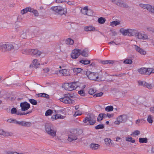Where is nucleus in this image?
I'll list each match as a JSON object with an SVG mask.
<instances>
[{"mask_svg":"<svg viewBox=\"0 0 154 154\" xmlns=\"http://www.w3.org/2000/svg\"><path fill=\"white\" fill-rule=\"evenodd\" d=\"M146 5L147 4H143L141 3L139 5L141 8L143 9H146Z\"/></svg>","mask_w":154,"mask_h":154,"instance_id":"bf43d9fd","label":"nucleus"},{"mask_svg":"<svg viewBox=\"0 0 154 154\" xmlns=\"http://www.w3.org/2000/svg\"><path fill=\"white\" fill-rule=\"evenodd\" d=\"M95 92L93 88H91L88 91V93L92 95Z\"/></svg>","mask_w":154,"mask_h":154,"instance_id":"864d4df0","label":"nucleus"},{"mask_svg":"<svg viewBox=\"0 0 154 154\" xmlns=\"http://www.w3.org/2000/svg\"><path fill=\"white\" fill-rule=\"evenodd\" d=\"M88 50L87 49L85 48L82 51L80 50V55H82L83 57H88Z\"/></svg>","mask_w":154,"mask_h":154,"instance_id":"6ab92c4d","label":"nucleus"},{"mask_svg":"<svg viewBox=\"0 0 154 154\" xmlns=\"http://www.w3.org/2000/svg\"><path fill=\"white\" fill-rule=\"evenodd\" d=\"M82 114V113L81 112L79 111V110H78L75 112L74 116L75 117L81 115Z\"/></svg>","mask_w":154,"mask_h":154,"instance_id":"603ef678","label":"nucleus"},{"mask_svg":"<svg viewBox=\"0 0 154 154\" xmlns=\"http://www.w3.org/2000/svg\"><path fill=\"white\" fill-rule=\"evenodd\" d=\"M79 62L84 65H88L90 63V60H82L79 61Z\"/></svg>","mask_w":154,"mask_h":154,"instance_id":"cd10ccee","label":"nucleus"},{"mask_svg":"<svg viewBox=\"0 0 154 154\" xmlns=\"http://www.w3.org/2000/svg\"><path fill=\"white\" fill-rule=\"evenodd\" d=\"M137 38L139 39L143 40H146L148 39V35L145 34H142L138 32L137 35Z\"/></svg>","mask_w":154,"mask_h":154,"instance_id":"2eb2a0df","label":"nucleus"},{"mask_svg":"<svg viewBox=\"0 0 154 154\" xmlns=\"http://www.w3.org/2000/svg\"><path fill=\"white\" fill-rule=\"evenodd\" d=\"M133 62L132 59H126L124 60L123 63L126 64H131Z\"/></svg>","mask_w":154,"mask_h":154,"instance_id":"e433bc0d","label":"nucleus"},{"mask_svg":"<svg viewBox=\"0 0 154 154\" xmlns=\"http://www.w3.org/2000/svg\"><path fill=\"white\" fill-rule=\"evenodd\" d=\"M132 139L133 138L131 137H126V140L127 141L130 142Z\"/></svg>","mask_w":154,"mask_h":154,"instance_id":"338daca9","label":"nucleus"},{"mask_svg":"<svg viewBox=\"0 0 154 154\" xmlns=\"http://www.w3.org/2000/svg\"><path fill=\"white\" fill-rule=\"evenodd\" d=\"M66 1L65 0H56V2L57 3H62L63 2H66Z\"/></svg>","mask_w":154,"mask_h":154,"instance_id":"052dcab7","label":"nucleus"},{"mask_svg":"<svg viewBox=\"0 0 154 154\" xmlns=\"http://www.w3.org/2000/svg\"><path fill=\"white\" fill-rule=\"evenodd\" d=\"M31 54L32 55H35L36 56H39L42 54H43V53L37 49H31Z\"/></svg>","mask_w":154,"mask_h":154,"instance_id":"4468645a","label":"nucleus"},{"mask_svg":"<svg viewBox=\"0 0 154 154\" xmlns=\"http://www.w3.org/2000/svg\"><path fill=\"white\" fill-rule=\"evenodd\" d=\"M127 119V116L126 115H123L120 116L117 118V122H116L115 123L118 125L120 122H125Z\"/></svg>","mask_w":154,"mask_h":154,"instance_id":"9d476101","label":"nucleus"},{"mask_svg":"<svg viewBox=\"0 0 154 154\" xmlns=\"http://www.w3.org/2000/svg\"><path fill=\"white\" fill-rule=\"evenodd\" d=\"M31 10H32V8L27 7L25 9L22 10L21 11V13L22 14H23L28 11L31 12Z\"/></svg>","mask_w":154,"mask_h":154,"instance_id":"393cba45","label":"nucleus"},{"mask_svg":"<svg viewBox=\"0 0 154 154\" xmlns=\"http://www.w3.org/2000/svg\"><path fill=\"white\" fill-rule=\"evenodd\" d=\"M139 142L142 143H146L148 142V139L147 138H141L139 139Z\"/></svg>","mask_w":154,"mask_h":154,"instance_id":"c756f323","label":"nucleus"},{"mask_svg":"<svg viewBox=\"0 0 154 154\" xmlns=\"http://www.w3.org/2000/svg\"><path fill=\"white\" fill-rule=\"evenodd\" d=\"M40 94H41L42 95V97H45L46 98L48 99L49 98V96L48 94L44 93H41Z\"/></svg>","mask_w":154,"mask_h":154,"instance_id":"6e6d98bb","label":"nucleus"},{"mask_svg":"<svg viewBox=\"0 0 154 154\" xmlns=\"http://www.w3.org/2000/svg\"><path fill=\"white\" fill-rule=\"evenodd\" d=\"M153 7H152V6L149 4H147L146 9L152 12V11H153Z\"/></svg>","mask_w":154,"mask_h":154,"instance_id":"2f4dec72","label":"nucleus"},{"mask_svg":"<svg viewBox=\"0 0 154 154\" xmlns=\"http://www.w3.org/2000/svg\"><path fill=\"white\" fill-rule=\"evenodd\" d=\"M31 49H26L24 51H23L22 53L25 54H31Z\"/></svg>","mask_w":154,"mask_h":154,"instance_id":"58836bf2","label":"nucleus"},{"mask_svg":"<svg viewBox=\"0 0 154 154\" xmlns=\"http://www.w3.org/2000/svg\"><path fill=\"white\" fill-rule=\"evenodd\" d=\"M73 96L70 94H67L64 95L63 98L60 99V100L62 102L67 104H72L74 103V100L71 99V98H73Z\"/></svg>","mask_w":154,"mask_h":154,"instance_id":"39448f33","label":"nucleus"},{"mask_svg":"<svg viewBox=\"0 0 154 154\" xmlns=\"http://www.w3.org/2000/svg\"><path fill=\"white\" fill-rule=\"evenodd\" d=\"M82 70V69L80 68H75L72 69L73 72L76 74L80 73Z\"/></svg>","mask_w":154,"mask_h":154,"instance_id":"473e14b6","label":"nucleus"},{"mask_svg":"<svg viewBox=\"0 0 154 154\" xmlns=\"http://www.w3.org/2000/svg\"><path fill=\"white\" fill-rule=\"evenodd\" d=\"M120 23L119 21H114L111 22L110 23V26H116L120 24Z\"/></svg>","mask_w":154,"mask_h":154,"instance_id":"f704fd0d","label":"nucleus"},{"mask_svg":"<svg viewBox=\"0 0 154 154\" xmlns=\"http://www.w3.org/2000/svg\"><path fill=\"white\" fill-rule=\"evenodd\" d=\"M29 102L32 105H36L37 104V102L36 100L32 99H30L29 100Z\"/></svg>","mask_w":154,"mask_h":154,"instance_id":"37998d69","label":"nucleus"},{"mask_svg":"<svg viewBox=\"0 0 154 154\" xmlns=\"http://www.w3.org/2000/svg\"><path fill=\"white\" fill-rule=\"evenodd\" d=\"M59 72L62 73L63 75H67V70L66 69L60 70L59 71Z\"/></svg>","mask_w":154,"mask_h":154,"instance_id":"49530a36","label":"nucleus"},{"mask_svg":"<svg viewBox=\"0 0 154 154\" xmlns=\"http://www.w3.org/2000/svg\"><path fill=\"white\" fill-rule=\"evenodd\" d=\"M80 49H75L73 50L71 54V57L72 59H76L80 55Z\"/></svg>","mask_w":154,"mask_h":154,"instance_id":"f8f14e48","label":"nucleus"},{"mask_svg":"<svg viewBox=\"0 0 154 154\" xmlns=\"http://www.w3.org/2000/svg\"><path fill=\"white\" fill-rule=\"evenodd\" d=\"M63 87L64 88L65 90H67L70 91V89H69L70 83H65L63 85Z\"/></svg>","mask_w":154,"mask_h":154,"instance_id":"7c9ffc66","label":"nucleus"},{"mask_svg":"<svg viewBox=\"0 0 154 154\" xmlns=\"http://www.w3.org/2000/svg\"><path fill=\"white\" fill-rule=\"evenodd\" d=\"M2 51H9L14 49V46L11 44H2Z\"/></svg>","mask_w":154,"mask_h":154,"instance_id":"6e6552de","label":"nucleus"},{"mask_svg":"<svg viewBox=\"0 0 154 154\" xmlns=\"http://www.w3.org/2000/svg\"><path fill=\"white\" fill-rule=\"evenodd\" d=\"M32 125V123L29 122L24 121L23 127H31Z\"/></svg>","mask_w":154,"mask_h":154,"instance_id":"c85d7f7f","label":"nucleus"},{"mask_svg":"<svg viewBox=\"0 0 154 154\" xmlns=\"http://www.w3.org/2000/svg\"><path fill=\"white\" fill-rule=\"evenodd\" d=\"M78 82H74L70 83V91H72L75 89L77 88L79 86L78 85Z\"/></svg>","mask_w":154,"mask_h":154,"instance_id":"dca6fc26","label":"nucleus"},{"mask_svg":"<svg viewBox=\"0 0 154 154\" xmlns=\"http://www.w3.org/2000/svg\"><path fill=\"white\" fill-rule=\"evenodd\" d=\"M111 141L112 140L109 138H106L104 139L105 143L107 146H109L110 145Z\"/></svg>","mask_w":154,"mask_h":154,"instance_id":"4c0bfd02","label":"nucleus"},{"mask_svg":"<svg viewBox=\"0 0 154 154\" xmlns=\"http://www.w3.org/2000/svg\"><path fill=\"white\" fill-rule=\"evenodd\" d=\"M104 128V125L103 124H99L95 127V128L96 129H102Z\"/></svg>","mask_w":154,"mask_h":154,"instance_id":"a19ab883","label":"nucleus"},{"mask_svg":"<svg viewBox=\"0 0 154 154\" xmlns=\"http://www.w3.org/2000/svg\"><path fill=\"white\" fill-rule=\"evenodd\" d=\"M85 31H93L95 30V28L92 26H85L84 28Z\"/></svg>","mask_w":154,"mask_h":154,"instance_id":"b1692460","label":"nucleus"},{"mask_svg":"<svg viewBox=\"0 0 154 154\" xmlns=\"http://www.w3.org/2000/svg\"><path fill=\"white\" fill-rule=\"evenodd\" d=\"M23 33L21 34L20 36L23 38H26L27 37V35H28L29 32L28 31H26L25 32L23 31Z\"/></svg>","mask_w":154,"mask_h":154,"instance_id":"bb28decb","label":"nucleus"},{"mask_svg":"<svg viewBox=\"0 0 154 154\" xmlns=\"http://www.w3.org/2000/svg\"><path fill=\"white\" fill-rule=\"evenodd\" d=\"M112 2L117 5L124 8H128L129 6L122 0H112Z\"/></svg>","mask_w":154,"mask_h":154,"instance_id":"0eeeda50","label":"nucleus"},{"mask_svg":"<svg viewBox=\"0 0 154 154\" xmlns=\"http://www.w3.org/2000/svg\"><path fill=\"white\" fill-rule=\"evenodd\" d=\"M53 113L52 110L49 109L46 111L45 113V116H48L51 115Z\"/></svg>","mask_w":154,"mask_h":154,"instance_id":"ea45409f","label":"nucleus"},{"mask_svg":"<svg viewBox=\"0 0 154 154\" xmlns=\"http://www.w3.org/2000/svg\"><path fill=\"white\" fill-rule=\"evenodd\" d=\"M100 145L97 144L93 143L90 145V147L93 150H96L99 148Z\"/></svg>","mask_w":154,"mask_h":154,"instance_id":"aec40b11","label":"nucleus"},{"mask_svg":"<svg viewBox=\"0 0 154 154\" xmlns=\"http://www.w3.org/2000/svg\"><path fill=\"white\" fill-rule=\"evenodd\" d=\"M140 134V132L139 131L136 130L134 131L133 133L132 134L134 135H138Z\"/></svg>","mask_w":154,"mask_h":154,"instance_id":"13d9d810","label":"nucleus"},{"mask_svg":"<svg viewBox=\"0 0 154 154\" xmlns=\"http://www.w3.org/2000/svg\"><path fill=\"white\" fill-rule=\"evenodd\" d=\"M149 68L141 67L137 70V71L140 74L142 75H149L150 74L149 71Z\"/></svg>","mask_w":154,"mask_h":154,"instance_id":"1a4fd4ad","label":"nucleus"},{"mask_svg":"<svg viewBox=\"0 0 154 154\" xmlns=\"http://www.w3.org/2000/svg\"><path fill=\"white\" fill-rule=\"evenodd\" d=\"M83 132L81 129H74L70 132L69 134L68 140L70 142L75 140L78 138L77 137Z\"/></svg>","mask_w":154,"mask_h":154,"instance_id":"f257e3e1","label":"nucleus"},{"mask_svg":"<svg viewBox=\"0 0 154 154\" xmlns=\"http://www.w3.org/2000/svg\"><path fill=\"white\" fill-rule=\"evenodd\" d=\"M65 43L68 45H72L73 44L74 41L72 39L69 38L66 39L65 41Z\"/></svg>","mask_w":154,"mask_h":154,"instance_id":"a878e982","label":"nucleus"},{"mask_svg":"<svg viewBox=\"0 0 154 154\" xmlns=\"http://www.w3.org/2000/svg\"><path fill=\"white\" fill-rule=\"evenodd\" d=\"M103 93L102 92H100L98 93H97L95 94H94L93 96L94 97H100L102 96L103 95Z\"/></svg>","mask_w":154,"mask_h":154,"instance_id":"3c124183","label":"nucleus"},{"mask_svg":"<svg viewBox=\"0 0 154 154\" xmlns=\"http://www.w3.org/2000/svg\"><path fill=\"white\" fill-rule=\"evenodd\" d=\"M7 154H19V153H18L17 152H14L10 151L8 152L7 153Z\"/></svg>","mask_w":154,"mask_h":154,"instance_id":"e2e57ef3","label":"nucleus"},{"mask_svg":"<svg viewBox=\"0 0 154 154\" xmlns=\"http://www.w3.org/2000/svg\"><path fill=\"white\" fill-rule=\"evenodd\" d=\"M50 9L57 15H62L67 12V9L66 8L60 6L52 7Z\"/></svg>","mask_w":154,"mask_h":154,"instance_id":"f03ea898","label":"nucleus"},{"mask_svg":"<svg viewBox=\"0 0 154 154\" xmlns=\"http://www.w3.org/2000/svg\"><path fill=\"white\" fill-rule=\"evenodd\" d=\"M0 135L4 136H8L12 135V133L4 131L3 130L0 129Z\"/></svg>","mask_w":154,"mask_h":154,"instance_id":"5701e85b","label":"nucleus"},{"mask_svg":"<svg viewBox=\"0 0 154 154\" xmlns=\"http://www.w3.org/2000/svg\"><path fill=\"white\" fill-rule=\"evenodd\" d=\"M113 109V107L112 106H106L105 110L107 112H110L112 111Z\"/></svg>","mask_w":154,"mask_h":154,"instance_id":"c9c22d12","label":"nucleus"},{"mask_svg":"<svg viewBox=\"0 0 154 154\" xmlns=\"http://www.w3.org/2000/svg\"><path fill=\"white\" fill-rule=\"evenodd\" d=\"M20 106L22 111L27 110L30 108V104L26 101L21 103Z\"/></svg>","mask_w":154,"mask_h":154,"instance_id":"9b49d317","label":"nucleus"},{"mask_svg":"<svg viewBox=\"0 0 154 154\" xmlns=\"http://www.w3.org/2000/svg\"><path fill=\"white\" fill-rule=\"evenodd\" d=\"M147 30L151 33H154V28L152 27H148L146 28Z\"/></svg>","mask_w":154,"mask_h":154,"instance_id":"09e8293b","label":"nucleus"},{"mask_svg":"<svg viewBox=\"0 0 154 154\" xmlns=\"http://www.w3.org/2000/svg\"><path fill=\"white\" fill-rule=\"evenodd\" d=\"M86 74L88 79L91 80H96L98 81L101 80L99 79L98 75L97 73L92 72L89 71L86 72Z\"/></svg>","mask_w":154,"mask_h":154,"instance_id":"423d86ee","label":"nucleus"},{"mask_svg":"<svg viewBox=\"0 0 154 154\" xmlns=\"http://www.w3.org/2000/svg\"><path fill=\"white\" fill-rule=\"evenodd\" d=\"M15 122L14 124L18 125L20 126H23L24 121H18L17 120H15Z\"/></svg>","mask_w":154,"mask_h":154,"instance_id":"79ce46f5","label":"nucleus"},{"mask_svg":"<svg viewBox=\"0 0 154 154\" xmlns=\"http://www.w3.org/2000/svg\"><path fill=\"white\" fill-rule=\"evenodd\" d=\"M149 71H150V74L151 73H154V66L153 68H149Z\"/></svg>","mask_w":154,"mask_h":154,"instance_id":"774afa93","label":"nucleus"},{"mask_svg":"<svg viewBox=\"0 0 154 154\" xmlns=\"http://www.w3.org/2000/svg\"><path fill=\"white\" fill-rule=\"evenodd\" d=\"M17 110L15 108H13L11 110V113L12 114H16Z\"/></svg>","mask_w":154,"mask_h":154,"instance_id":"5fc2aeb1","label":"nucleus"},{"mask_svg":"<svg viewBox=\"0 0 154 154\" xmlns=\"http://www.w3.org/2000/svg\"><path fill=\"white\" fill-rule=\"evenodd\" d=\"M134 46L135 50L141 54L145 55L146 54V52L144 50L141 49L136 45H134Z\"/></svg>","mask_w":154,"mask_h":154,"instance_id":"f3484780","label":"nucleus"},{"mask_svg":"<svg viewBox=\"0 0 154 154\" xmlns=\"http://www.w3.org/2000/svg\"><path fill=\"white\" fill-rule=\"evenodd\" d=\"M138 32L137 29H130V34H128V36L136 37Z\"/></svg>","mask_w":154,"mask_h":154,"instance_id":"a211bd4d","label":"nucleus"},{"mask_svg":"<svg viewBox=\"0 0 154 154\" xmlns=\"http://www.w3.org/2000/svg\"><path fill=\"white\" fill-rule=\"evenodd\" d=\"M45 130L46 132L52 137H54L56 136L57 130L54 128L52 124L50 123L46 124Z\"/></svg>","mask_w":154,"mask_h":154,"instance_id":"7ed1b4c3","label":"nucleus"},{"mask_svg":"<svg viewBox=\"0 0 154 154\" xmlns=\"http://www.w3.org/2000/svg\"><path fill=\"white\" fill-rule=\"evenodd\" d=\"M103 119V113H100L99 115L97 118V121H101Z\"/></svg>","mask_w":154,"mask_h":154,"instance_id":"de8ad7c7","label":"nucleus"},{"mask_svg":"<svg viewBox=\"0 0 154 154\" xmlns=\"http://www.w3.org/2000/svg\"><path fill=\"white\" fill-rule=\"evenodd\" d=\"M147 121L149 123H152V122L153 120L152 119V117L151 115H149L148 116Z\"/></svg>","mask_w":154,"mask_h":154,"instance_id":"a18cd8bd","label":"nucleus"},{"mask_svg":"<svg viewBox=\"0 0 154 154\" xmlns=\"http://www.w3.org/2000/svg\"><path fill=\"white\" fill-rule=\"evenodd\" d=\"M65 116H62L60 114H56L55 115H54L51 117V119H52L53 120H56L58 119H63L64 118Z\"/></svg>","mask_w":154,"mask_h":154,"instance_id":"4be33fe9","label":"nucleus"},{"mask_svg":"<svg viewBox=\"0 0 154 154\" xmlns=\"http://www.w3.org/2000/svg\"><path fill=\"white\" fill-rule=\"evenodd\" d=\"M83 122L87 125H93L96 123V117L93 114H91L89 117H86Z\"/></svg>","mask_w":154,"mask_h":154,"instance_id":"20e7f679","label":"nucleus"},{"mask_svg":"<svg viewBox=\"0 0 154 154\" xmlns=\"http://www.w3.org/2000/svg\"><path fill=\"white\" fill-rule=\"evenodd\" d=\"M38 62L37 60V59H35L33 60L32 63L33 65H34V66H36V63H37Z\"/></svg>","mask_w":154,"mask_h":154,"instance_id":"69168bd1","label":"nucleus"},{"mask_svg":"<svg viewBox=\"0 0 154 154\" xmlns=\"http://www.w3.org/2000/svg\"><path fill=\"white\" fill-rule=\"evenodd\" d=\"M16 114H17V115H18L21 116V115H24L23 114V113H22L19 110H18L17 111V113H16Z\"/></svg>","mask_w":154,"mask_h":154,"instance_id":"0e129e2a","label":"nucleus"},{"mask_svg":"<svg viewBox=\"0 0 154 154\" xmlns=\"http://www.w3.org/2000/svg\"><path fill=\"white\" fill-rule=\"evenodd\" d=\"M32 10H31V12L35 16H38L39 14L38 11L33 8H32Z\"/></svg>","mask_w":154,"mask_h":154,"instance_id":"c03bdc74","label":"nucleus"},{"mask_svg":"<svg viewBox=\"0 0 154 154\" xmlns=\"http://www.w3.org/2000/svg\"><path fill=\"white\" fill-rule=\"evenodd\" d=\"M15 120H16V119H9L7 120V121L11 123L13 122V123H14L15 122Z\"/></svg>","mask_w":154,"mask_h":154,"instance_id":"680f3d73","label":"nucleus"},{"mask_svg":"<svg viewBox=\"0 0 154 154\" xmlns=\"http://www.w3.org/2000/svg\"><path fill=\"white\" fill-rule=\"evenodd\" d=\"M78 93L82 96H84L85 95V92L82 90H81L80 91H79L78 92Z\"/></svg>","mask_w":154,"mask_h":154,"instance_id":"4d7b16f0","label":"nucleus"},{"mask_svg":"<svg viewBox=\"0 0 154 154\" xmlns=\"http://www.w3.org/2000/svg\"><path fill=\"white\" fill-rule=\"evenodd\" d=\"M120 31L124 35H128V34H130V29H120Z\"/></svg>","mask_w":154,"mask_h":154,"instance_id":"412c9836","label":"nucleus"},{"mask_svg":"<svg viewBox=\"0 0 154 154\" xmlns=\"http://www.w3.org/2000/svg\"><path fill=\"white\" fill-rule=\"evenodd\" d=\"M138 83L139 85L146 87L149 89H151L152 88V86L151 84L148 83L145 81H138Z\"/></svg>","mask_w":154,"mask_h":154,"instance_id":"ddd939ff","label":"nucleus"},{"mask_svg":"<svg viewBox=\"0 0 154 154\" xmlns=\"http://www.w3.org/2000/svg\"><path fill=\"white\" fill-rule=\"evenodd\" d=\"M81 11L82 13L84 14H86L87 15H90L91 14H89L88 13V11L82 10V8L81 9Z\"/></svg>","mask_w":154,"mask_h":154,"instance_id":"8fccbe9b","label":"nucleus"},{"mask_svg":"<svg viewBox=\"0 0 154 154\" xmlns=\"http://www.w3.org/2000/svg\"><path fill=\"white\" fill-rule=\"evenodd\" d=\"M106 21V19L104 17H100L98 19V22L101 24L104 23Z\"/></svg>","mask_w":154,"mask_h":154,"instance_id":"72a5a7b5","label":"nucleus"}]
</instances>
